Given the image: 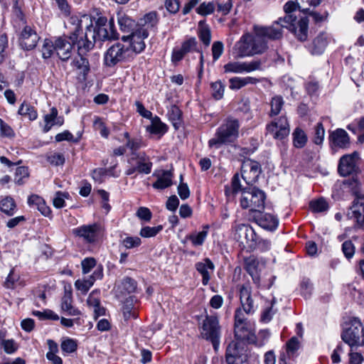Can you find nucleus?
Here are the masks:
<instances>
[{
  "mask_svg": "<svg viewBox=\"0 0 364 364\" xmlns=\"http://www.w3.org/2000/svg\"><path fill=\"white\" fill-rule=\"evenodd\" d=\"M208 226L204 227V230L196 233L191 234L188 235V238L190 241H191L192 244L194 246H200L202 245L208 235Z\"/></svg>",
  "mask_w": 364,
  "mask_h": 364,
  "instance_id": "nucleus-44",
  "label": "nucleus"
},
{
  "mask_svg": "<svg viewBox=\"0 0 364 364\" xmlns=\"http://www.w3.org/2000/svg\"><path fill=\"white\" fill-rule=\"evenodd\" d=\"M122 285L126 293L131 294L136 291L137 283L134 279L127 277L123 279Z\"/></svg>",
  "mask_w": 364,
  "mask_h": 364,
  "instance_id": "nucleus-58",
  "label": "nucleus"
},
{
  "mask_svg": "<svg viewBox=\"0 0 364 364\" xmlns=\"http://www.w3.org/2000/svg\"><path fill=\"white\" fill-rule=\"evenodd\" d=\"M245 351L237 343L232 342L226 349L225 358L228 364H242L247 361Z\"/></svg>",
  "mask_w": 364,
  "mask_h": 364,
  "instance_id": "nucleus-17",
  "label": "nucleus"
},
{
  "mask_svg": "<svg viewBox=\"0 0 364 364\" xmlns=\"http://www.w3.org/2000/svg\"><path fill=\"white\" fill-rule=\"evenodd\" d=\"M284 105V101L282 97L275 96L272 99L271 101V111L270 116H274L279 114L281 109Z\"/></svg>",
  "mask_w": 364,
  "mask_h": 364,
  "instance_id": "nucleus-55",
  "label": "nucleus"
},
{
  "mask_svg": "<svg viewBox=\"0 0 364 364\" xmlns=\"http://www.w3.org/2000/svg\"><path fill=\"white\" fill-rule=\"evenodd\" d=\"M69 197L68 193L58 191L53 199V204L57 208H61L65 205V198Z\"/></svg>",
  "mask_w": 364,
  "mask_h": 364,
  "instance_id": "nucleus-60",
  "label": "nucleus"
},
{
  "mask_svg": "<svg viewBox=\"0 0 364 364\" xmlns=\"http://www.w3.org/2000/svg\"><path fill=\"white\" fill-rule=\"evenodd\" d=\"M95 41V39L91 38L87 27L84 36L81 37L80 39L77 38V41L75 44H77L79 50H84L88 51L94 47Z\"/></svg>",
  "mask_w": 364,
  "mask_h": 364,
  "instance_id": "nucleus-40",
  "label": "nucleus"
},
{
  "mask_svg": "<svg viewBox=\"0 0 364 364\" xmlns=\"http://www.w3.org/2000/svg\"><path fill=\"white\" fill-rule=\"evenodd\" d=\"M171 171H164L156 182L153 183V187L156 189H164L171 186L173 183Z\"/></svg>",
  "mask_w": 364,
  "mask_h": 364,
  "instance_id": "nucleus-37",
  "label": "nucleus"
},
{
  "mask_svg": "<svg viewBox=\"0 0 364 364\" xmlns=\"http://www.w3.org/2000/svg\"><path fill=\"white\" fill-rule=\"evenodd\" d=\"M351 217L356 220L358 225L364 228V195L358 196L353 200V205L350 207Z\"/></svg>",
  "mask_w": 364,
  "mask_h": 364,
  "instance_id": "nucleus-24",
  "label": "nucleus"
},
{
  "mask_svg": "<svg viewBox=\"0 0 364 364\" xmlns=\"http://www.w3.org/2000/svg\"><path fill=\"white\" fill-rule=\"evenodd\" d=\"M198 42L194 37L189 38L182 43L181 48L183 52L188 53L191 51L200 52L197 48Z\"/></svg>",
  "mask_w": 364,
  "mask_h": 364,
  "instance_id": "nucleus-54",
  "label": "nucleus"
},
{
  "mask_svg": "<svg viewBox=\"0 0 364 364\" xmlns=\"http://www.w3.org/2000/svg\"><path fill=\"white\" fill-rule=\"evenodd\" d=\"M215 3L214 1L203 2L196 9V12L201 16H207L214 12Z\"/></svg>",
  "mask_w": 364,
  "mask_h": 364,
  "instance_id": "nucleus-50",
  "label": "nucleus"
},
{
  "mask_svg": "<svg viewBox=\"0 0 364 364\" xmlns=\"http://www.w3.org/2000/svg\"><path fill=\"white\" fill-rule=\"evenodd\" d=\"M342 251L346 258L350 259L355 253V246L350 240L345 241L342 245Z\"/></svg>",
  "mask_w": 364,
  "mask_h": 364,
  "instance_id": "nucleus-64",
  "label": "nucleus"
},
{
  "mask_svg": "<svg viewBox=\"0 0 364 364\" xmlns=\"http://www.w3.org/2000/svg\"><path fill=\"white\" fill-rule=\"evenodd\" d=\"M261 67L262 61L257 60L250 62H229L224 65L223 68L225 73H243L261 70Z\"/></svg>",
  "mask_w": 364,
  "mask_h": 364,
  "instance_id": "nucleus-10",
  "label": "nucleus"
},
{
  "mask_svg": "<svg viewBox=\"0 0 364 364\" xmlns=\"http://www.w3.org/2000/svg\"><path fill=\"white\" fill-rule=\"evenodd\" d=\"M262 172L261 165L259 162L250 159L242 161L241 166L242 177L248 185L255 183Z\"/></svg>",
  "mask_w": 364,
  "mask_h": 364,
  "instance_id": "nucleus-9",
  "label": "nucleus"
},
{
  "mask_svg": "<svg viewBox=\"0 0 364 364\" xmlns=\"http://www.w3.org/2000/svg\"><path fill=\"white\" fill-rule=\"evenodd\" d=\"M342 340L351 348L354 346L364 345V328L360 321L354 320L350 326L346 329L342 335Z\"/></svg>",
  "mask_w": 364,
  "mask_h": 364,
  "instance_id": "nucleus-8",
  "label": "nucleus"
},
{
  "mask_svg": "<svg viewBox=\"0 0 364 364\" xmlns=\"http://www.w3.org/2000/svg\"><path fill=\"white\" fill-rule=\"evenodd\" d=\"M240 127L238 119L227 117L217 129L214 137L208 141L209 147L218 149L224 144L234 142L239 136Z\"/></svg>",
  "mask_w": 364,
  "mask_h": 364,
  "instance_id": "nucleus-2",
  "label": "nucleus"
},
{
  "mask_svg": "<svg viewBox=\"0 0 364 364\" xmlns=\"http://www.w3.org/2000/svg\"><path fill=\"white\" fill-rule=\"evenodd\" d=\"M81 134L78 133L77 137H74L72 133H70L68 130H65L61 133L56 134L55 136V139L57 142L68 141L73 143H78L80 139H81Z\"/></svg>",
  "mask_w": 364,
  "mask_h": 364,
  "instance_id": "nucleus-48",
  "label": "nucleus"
},
{
  "mask_svg": "<svg viewBox=\"0 0 364 364\" xmlns=\"http://www.w3.org/2000/svg\"><path fill=\"white\" fill-rule=\"evenodd\" d=\"M329 141L332 147L346 149L349 148L350 141L348 134L343 129H336L329 134Z\"/></svg>",
  "mask_w": 364,
  "mask_h": 364,
  "instance_id": "nucleus-19",
  "label": "nucleus"
},
{
  "mask_svg": "<svg viewBox=\"0 0 364 364\" xmlns=\"http://www.w3.org/2000/svg\"><path fill=\"white\" fill-rule=\"evenodd\" d=\"M300 343L299 339L296 336L291 338L286 344L287 352L280 354L279 358V364H288L287 359L293 356L295 352L299 348Z\"/></svg>",
  "mask_w": 364,
  "mask_h": 364,
  "instance_id": "nucleus-30",
  "label": "nucleus"
},
{
  "mask_svg": "<svg viewBox=\"0 0 364 364\" xmlns=\"http://www.w3.org/2000/svg\"><path fill=\"white\" fill-rule=\"evenodd\" d=\"M16 210V203L12 197L7 196L0 200V210L6 215H14Z\"/></svg>",
  "mask_w": 364,
  "mask_h": 364,
  "instance_id": "nucleus-36",
  "label": "nucleus"
},
{
  "mask_svg": "<svg viewBox=\"0 0 364 364\" xmlns=\"http://www.w3.org/2000/svg\"><path fill=\"white\" fill-rule=\"evenodd\" d=\"M44 127L43 131L44 133L48 132L53 126H62L64 124V117L58 116V111L56 107H52L50 112L43 116Z\"/></svg>",
  "mask_w": 364,
  "mask_h": 364,
  "instance_id": "nucleus-23",
  "label": "nucleus"
},
{
  "mask_svg": "<svg viewBox=\"0 0 364 364\" xmlns=\"http://www.w3.org/2000/svg\"><path fill=\"white\" fill-rule=\"evenodd\" d=\"M196 270L202 276V283L203 285H207L210 279V274L209 270L213 272L215 269V265L209 258H205L202 262L196 263Z\"/></svg>",
  "mask_w": 364,
  "mask_h": 364,
  "instance_id": "nucleus-27",
  "label": "nucleus"
},
{
  "mask_svg": "<svg viewBox=\"0 0 364 364\" xmlns=\"http://www.w3.org/2000/svg\"><path fill=\"white\" fill-rule=\"evenodd\" d=\"M255 220L260 227L270 231L276 230L279 224L278 218L270 213L260 214Z\"/></svg>",
  "mask_w": 364,
  "mask_h": 364,
  "instance_id": "nucleus-29",
  "label": "nucleus"
},
{
  "mask_svg": "<svg viewBox=\"0 0 364 364\" xmlns=\"http://www.w3.org/2000/svg\"><path fill=\"white\" fill-rule=\"evenodd\" d=\"M296 9H298L297 0L296 2L288 1L284 4V10L286 15L284 18H279L280 22L284 23L281 25L292 32L299 41H305L308 38L309 19L306 16L298 18L294 14Z\"/></svg>",
  "mask_w": 364,
  "mask_h": 364,
  "instance_id": "nucleus-1",
  "label": "nucleus"
},
{
  "mask_svg": "<svg viewBox=\"0 0 364 364\" xmlns=\"http://www.w3.org/2000/svg\"><path fill=\"white\" fill-rule=\"evenodd\" d=\"M210 87L212 89V96L215 100H219L223 97L225 85H223L220 80L212 82Z\"/></svg>",
  "mask_w": 364,
  "mask_h": 364,
  "instance_id": "nucleus-46",
  "label": "nucleus"
},
{
  "mask_svg": "<svg viewBox=\"0 0 364 364\" xmlns=\"http://www.w3.org/2000/svg\"><path fill=\"white\" fill-rule=\"evenodd\" d=\"M359 154L354 151L350 154L343 156L338 163V171L341 176H348L355 173L358 168Z\"/></svg>",
  "mask_w": 364,
  "mask_h": 364,
  "instance_id": "nucleus-12",
  "label": "nucleus"
},
{
  "mask_svg": "<svg viewBox=\"0 0 364 364\" xmlns=\"http://www.w3.org/2000/svg\"><path fill=\"white\" fill-rule=\"evenodd\" d=\"M19 279V273L15 268H12L4 282V287L7 289H14Z\"/></svg>",
  "mask_w": 364,
  "mask_h": 364,
  "instance_id": "nucleus-47",
  "label": "nucleus"
},
{
  "mask_svg": "<svg viewBox=\"0 0 364 364\" xmlns=\"http://www.w3.org/2000/svg\"><path fill=\"white\" fill-rule=\"evenodd\" d=\"M149 32L146 28H140L132 33L130 37V46L132 54L141 53L146 47L144 39L148 38Z\"/></svg>",
  "mask_w": 364,
  "mask_h": 364,
  "instance_id": "nucleus-18",
  "label": "nucleus"
},
{
  "mask_svg": "<svg viewBox=\"0 0 364 364\" xmlns=\"http://www.w3.org/2000/svg\"><path fill=\"white\" fill-rule=\"evenodd\" d=\"M99 231V225H82L73 230L75 235L82 237L87 242L91 243L95 241Z\"/></svg>",
  "mask_w": 364,
  "mask_h": 364,
  "instance_id": "nucleus-21",
  "label": "nucleus"
},
{
  "mask_svg": "<svg viewBox=\"0 0 364 364\" xmlns=\"http://www.w3.org/2000/svg\"><path fill=\"white\" fill-rule=\"evenodd\" d=\"M309 205L311 210L315 213H322L328 208V203L323 198L312 200Z\"/></svg>",
  "mask_w": 364,
  "mask_h": 364,
  "instance_id": "nucleus-53",
  "label": "nucleus"
},
{
  "mask_svg": "<svg viewBox=\"0 0 364 364\" xmlns=\"http://www.w3.org/2000/svg\"><path fill=\"white\" fill-rule=\"evenodd\" d=\"M127 163L129 165H133L138 173L143 174L150 173L153 166L149 157L144 152H134L130 154Z\"/></svg>",
  "mask_w": 364,
  "mask_h": 364,
  "instance_id": "nucleus-11",
  "label": "nucleus"
},
{
  "mask_svg": "<svg viewBox=\"0 0 364 364\" xmlns=\"http://www.w3.org/2000/svg\"><path fill=\"white\" fill-rule=\"evenodd\" d=\"M82 20L78 16H71L68 21V27L70 30V34L69 38L72 41H77L80 33L82 32Z\"/></svg>",
  "mask_w": 364,
  "mask_h": 364,
  "instance_id": "nucleus-33",
  "label": "nucleus"
},
{
  "mask_svg": "<svg viewBox=\"0 0 364 364\" xmlns=\"http://www.w3.org/2000/svg\"><path fill=\"white\" fill-rule=\"evenodd\" d=\"M117 22L119 28L123 32H130L135 26V21L123 11H118L117 14Z\"/></svg>",
  "mask_w": 364,
  "mask_h": 364,
  "instance_id": "nucleus-34",
  "label": "nucleus"
},
{
  "mask_svg": "<svg viewBox=\"0 0 364 364\" xmlns=\"http://www.w3.org/2000/svg\"><path fill=\"white\" fill-rule=\"evenodd\" d=\"M0 134L1 136L14 138L15 132L14 129L6 123L2 119L0 118Z\"/></svg>",
  "mask_w": 364,
  "mask_h": 364,
  "instance_id": "nucleus-61",
  "label": "nucleus"
},
{
  "mask_svg": "<svg viewBox=\"0 0 364 364\" xmlns=\"http://www.w3.org/2000/svg\"><path fill=\"white\" fill-rule=\"evenodd\" d=\"M181 111L176 105H172L168 112V118L176 129L181 123Z\"/></svg>",
  "mask_w": 364,
  "mask_h": 364,
  "instance_id": "nucleus-45",
  "label": "nucleus"
},
{
  "mask_svg": "<svg viewBox=\"0 0 364 364\" xmlns=\"http://www.w3.org/2000/svg\"><path fill=\"white\" fill-rule=\"evenodd\" d=\"M234 332L235 337L241 341H246L248 343L255 342V335L247 326V322L242 324H234Z\"/></svg>",
  "mask_w": 364,
  "mask_h": 364,
  "instance_id": "nucleus-28",
  "label": "nucleus"
},
{
  "mask_svg": "<svg viewBox=\"0 0 364 364\" xmlns=\"http://www.w3.org/2000/svg\"><path fill=\"white\" fill-rule=\"evenodd\" d=\"M322 0H297L298 9L303 13L309 11L311 6L316 7L321 4Z\"/></svg>",
  "mask_w": 364,
  "mask_h": 364,
  "instance_id": "nucleus-49",
  "label": "nucleus"
},
{
  "mask_svg": "<svg viewBox=\"0 0 364 364\" xmlns=\"http://www.w3.org/2000/svg\"><path fill=\"white\" fill-rule=\"evenodd\" d=\"M280 22V19L275 21L271 26H254L255 33L258 34L262 38H269L271 40H278L282 37V28H285L282 26Z\"/></svg>",
  "mask_w": 364,
  "mask_h": 364,
  "instance_id": "nucleus-14",
  "label": "nucleus"
},
{
  "mask_svg": "<svg viewBox=\"0 0 364 364\" xmlns=\"http://www.w3.org/2000/svg\"><path fill=\"white\" fill-rule=\"evenodd\" d=\"M230 88L231 90H239L247 85H255L259 80L257 78L253 77H234L230 79Z\"/></svg>",
  "mask_w": 364,
  "mask_h": 364,
  "instance_id": "nucleus-35",
  "label": "nucleus"
},
{
  "mask_svg": "<svg viewBox=\"0 0 364 364\" xmlns=\"http://www.w3.org/2000/svg\"><path fill=\"white\" fill-rule=\"evenodd\" d=\"M72 291L70 290H65L61 301L62 310L65 311L69 316H79L80 311L72 305Z\"/></svg>",
  "mask_w": 364,
  "mask_h": 364,
  "instance_id": "nucleus-31",
  "label": "nucleus"
},
{
  "mask_svg": "<svg viewBox=\"0 0 364 364\" xmlns=\"http://www.w3.org/2000/svg\"><path fill=\"white\" fill-rule=\"evenodd\" d=\"M327 38L325 33L318 34L309 46V50L313 55H320L323 53L327 46Z\"/></svg>",
  "mask_w": 364,
  "mask_h": 364,
  "instance_id": "nucleus-32",
  "label": "nucleus"
},
{
  "mask_svg": "<svg viewBox=\"0 0 364 364\" xmlns=\"http://www.w3.org/2000/svg\"><path fill=\"white\" fill-rule=\"evenodd\" d=\"M88 31L90 33V37L92 39H96L97 37L100 41L106 40H117L119 38V33L113 30L110 26V31H109L106 28L100 26L97 29L88 27Z\"/></svg>",
  "mask_w": 364,
  "mask_h": 364,
  "instance_id": "nucleus-25",
  "label": "nucleus"
},
{
  "mask_svg": "<svg viewBox=\"0 0 364 364\" xmlns=\"http://www.w3.org/2000/svg\"><path fill=\"white\" fill-rule=\"evenodd\" d=\"M234 239L242 248L253 250L257 247L258 236L250 225L238 224L235 227Z\"/></svg>",
  "mask_w": 364,
  "mask_h": 364,
  "instance_id": "nucleus-7",
  "label": "nucleus"
},
{
  "mask_svg": "<svg viewBox=\"0 0 364 364\" xmlns=\"http://www.w3.org/2000/svg\"><path fill=\"white\" fill-rule=\"evenodd\" d=\"M147 130L151 134H163L167 131V127L157 117V120L152 122L151 124L147 127Z\"/></svg>",
  "mask_w": 364,
  "mask_h": 364,
  "instance_id": "nucleus-51",
  "label": "nucleus"
},
{
  "mask_svg": "<svg viewBox=\"0 0 364 364\" xmlns=\"http://www.w3.org/2000/svg\"><path fill=\"white\" fill-rule=\"evenodd\" d=\"M61 350L65 353H72L77 350V344L72 338L64 339L60 344Z\"/></svg>",
  "mask_w": 364,
  "mask_h": 364,
  "instance_id": "nucleus-56",
  "label": "nucleus"
},
{
  "mask_svg": "<svg viewBox=\"0 0 364 364\" xmlns=\"http://www.w3.org/2000/svg\"><path fill=\"white\" fill-rule=\"evenodd\" d=\"M325 135V129L323 124L319 122L315 127V133L313 141L317 145H320L323 143Z\"/></svg>",
  "mask_w": 364,
  "mask_h": 364,
  "instance_id": "nucleus-59",
  "label": "nucleus"
},
{
  "mask_svg": "<svg viewBox=\"0 0 364 364\" xmlns=\"http://www.w3.org/2000/svg\"><path fill=\"white\" fill-rule=\"evenodd\" d=\"M159 22L158 14L156 11H150L146 14L143 18L140 19L139 23L142 26L147 28H154Z\"/></svg>",
  "mask_w": 364,
  "mask_h": 364,
  "instance_id": "nucleus-42",
  "label": "nucleus"
},
{
  "mask_svg": "<svg viewBox=\"0 0 364 364\" xmlns=\"http://www.w3.org/2000/svg\"><path fill=\"white\" fill-rule=\"evenodd\" d=\"M162 229V225L156 227L146 226L141 229L139 235L143 237H151L156 236Z\"/></svg>",
  "mask_w": 364,
  "mask_h": 364,
  "instance_id": "nucleus-57",
  "label": "nucleus"
},
{
  "mask_svg": "<svg viewBox=\"0 0 364 364\" xmlns=\"http://www.w3.org/2000/svg\"><path fill=\"white\" fill-rule=\"evenodd\" d=\"M266 194L262 190L254 188H244L242 191L240 205L243 209L260 213L264 208Z\"/></svg>",
  "mask_w": 364,
  "mask_h": 364,
  "instance_id": "nucleus-5",
  "label": "nucleus"
},
{
  "mask_svg": "<svg viewBox=\"0 0 364 364\" xmlns=\"http://www.w3.org/2000/svg\"><path fill=\"white\" fill-rule=\"evenodd\" d=\"M39 38L33 28L29 26H26L21 33L19 44L23 50H30L36 48Z\"/></svg>",
  "mask_w": 364,
  "mask_h": 364,
  "instance_id": "nucleus-16",
  "label": "nucleus"
},
{
  "mask_svg": "<svg viewBox=\"0 0 364 364\" xmlns=\"http://www.w3.org/2000/svg\"><path fill=\"white\" fill-rule=\"evenodd\" d=\"M122 243L126 248L131 249L139 247L141 240L139 237H127L122 240Z\"/></svg>",
  "mask_w": 364,
  "mask_h": 364,
  "instance_id": "nucleus-63",
  "label": "nucleus"
},
{
  "mask_svg": "<svg viewBox=\"0 0 364 364\" xmlns=\"http://www.w3.org/2000/svg\"><path fill=\"white\" fill-rule=\"evenodd\" d=\"M267 132L274 139H282L289 134V125L285 117H281L277 122L273 121L267 125Z\"/></svg>",
  "mask_w": 364,
  "mask_h": 364,
  "instance_id": "nucleus-15",
  "label": "nucleus"
},
{
  "mask_svg": "<svg viewBox=\"0 0 364 364\" xmlns=\"http://www.w3.org/2000/svg\"><path fill=\"white\" fill-rule=\"evenodd\" d=\"M240 191H242L241 188L240 178L238 174L234 175V176L232 178L231 181V186H225V193L227 197L230 198H234L235 195L239 193Z\"/></svg>",
  "mask_w": 364,
  "mask_h": 364,
  "instance_id": "nucleus-41",
  "label": "nucleus"
},
{
  "mask_svg": "<svg viewBox=\"0 0 364 364\" xmlns=\"http://www.w3.org/2000/svg\"><path fill=\"white\" fill-rule=\"evenodd\" d=\"M200 336L203 338L212 343L214 350H218L221 335V326L218 317L215 315H207L203 321Z\"/></svg>",
  "mask_w": 364,
  "mask_h": 364,
  "instance_id": "nucleus-6",
  "label": "nucleus"
},
{
  "mask_svg": "<svg viewBox=\"0 0 364 364\" xmlns=\"http://www.w3.org/2000/svg\"><path fill=\"white\" fill-rule=\"evenodd\" d=\"M244 262L245 270L251 276L254 283L257 286H259L260 276L258 272V259L254 255H251L248 257H246L244 260Z\"/></svg>",
  "mask_w": 364,
  "mask_h": 364,
  "instance_id": "nucleus-26",
  "label": "nucleus"
},
{
  "mask_svg": "<svg viewBox=\"0 0 364 364\" xmlns=\"http://www.w3.org/2000/svg\"><path fill=\"white\" fill-rule=\"evenodd\" d=\"M240 300L243 311L247 314H252L255 312L257 306L251 295L249 287L242 286L240 289Z\"/></svg>",
  "mask_w": 364,
  "mask_h": 364,
  "instance_id": "nucleus-22",
  "label": "nucleus"
},
{
  "mask_svg": "<svg viewBox=\"0 0 364 364\" xmlns=\"http://www.w3.org/2000/svg\"><path fill=\"white\" fill-rule=\"evenodd\" d=\"M141 141L137 138H133L132 139H129V141H126L124 146L126 149H129L131 151V154L134 152H138L137 151L141 147Z\"/></svg>",
  "mask_w": 364,
  "mask_h": 364,
  "instance_id": "nucleus-62",
  "label": "nucleus"
},
{
  "mask_svg": "<svg viewBox=\"0 0 364 364\" xmlns=\"http://www.w3.org/2000/svg\"><path fill=\"white\" fill-rule=\"evenodd\" d=\"M293 145L295 148L301 149L307 142V136L300 127H296L292 133Z\"/></svg>",
  "mask_w": 364,
  "mask_h": 364,
  "instance_id": "nucleus-38",
  "label": "nucleus"
},
{
  "mask_svg": "<svg viewBox=\"0 0 364 364\" xmlns=\"http://www.w3.org/2000/svg\"><path fill=\"white\" fill-rule=\"evenodd\" d=\"M235 47L240 57L261 54L268 48L266 41L257 33L255 36L250 33L244 34Z\"/></svg>",
  "mask_w": 364,
  "mask_h": 364,
  "instance_id": "nucleus-3",
  "label": "nucleus"
},
{
  "mask_svg": "<svg viewBox=\"0 0 364 364\" xmlns=\"http://www.w3.org/2000/svg\"><path fill=\"white\" fill-rule=\"evenodd\" d=\"M71 65L77 73L78 80L82 82L85 81L90 71L88 59L79 55L73 59Z\"/></svg>",
  "mask_w": 364,
  "mask_h": 364,
  "instance_id": "nucleus-20",
  "label": "nucleus"
},
{
  "mask_svg": "<svg viewBox=\"0 0 364 364\" xmlns=\"http://www.w3.org/2000/svg\"><path fill=\"white\" fill-rule=\"evenodd\" d=\"M134 58L129 46L120 42L114 43L104 54V64L109 68H113L118 64L129 62Z\"/></svg>",
  "mask_w": 364,
  "mask_h": 364,
  "instance_id": "nucleus-4",
  "label": "nucleus"
},
{
  "mask_svg": "<svg viewBox=\"0 0 364 364\" xmlns=\"http://www.w3.org/2000/svg\"><path fill=\"white\" fill-rule=\"evenodd\" d=\"M18 114L27 117L31 121H33L38 118V112L35 107L26 102H23L21 105L18 110Z\"/></svg>",
  "mask_w": 364,
  "mask_h": 364,
  "instance_id": "nucleus-39",
  "label": "nucleus"
},
{
  "mask_svg": "<svg viewBox=\"0 0 364 364\" xmlns=\"http://www.w3.org/2000/svg\"><path fill=\"white\" fill-rule=\"evenodd\" d=\"M29 177L28 168L26 166H19L16 169L14 182L22 186Z\"/></svg>",
  "mask_w": 364,
  "mask_h": 364,
  "instance_id": "nucleus-43",
  "label": "nucleus"
},
{
  "mask_svg": "<svg viewBox=\"0 0 364 364\" xmlns=\"http://www.w3.org/2000/svg\"><path fill=\"white\" fill-rule=\"evenodd\" d=\"M94 283V279L89 277L85 280L77 279L75 282V287L77 290L80 291L82 294H85L89 291Z\"/></svg>",
  "mask_w": 364,
  "mask_h": 364,
  "instance_id": "nucleus-52",
  "label": "nucleus"
},
{
  "mask_svg": "<svg viewBox=\"0 0 364 364\" xmlns=\"http://www.w3.org/2000/svg\"><path fill=\"white\" fill-rule=\"evenodd\" d=\"M77 41H72L69 36H63L57 38L54 42V49L59 58L67 61L71 56L73 46Z\"/></svg>",
  "mask_w": 364,
  "mask_h": 364,
  "instance_id": "nucleus-13",
  "label": "nucleus"
}]
</instances>
